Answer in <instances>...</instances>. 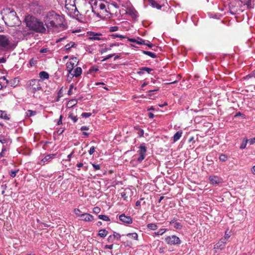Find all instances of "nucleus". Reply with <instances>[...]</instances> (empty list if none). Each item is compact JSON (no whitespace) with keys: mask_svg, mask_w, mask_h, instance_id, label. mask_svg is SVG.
<instances>
[{"mask_svg":"<svg viewBox=\"0 0 255 255\" xmlns=\"http://www.w3.org/2000/svg\"><path fill=\"white\" fill-rule=\"evenodd\" d=\"M108 6H112L115 7L117 9H119L120 5L116 2L113 1L110 4L108 5Z\"/></svg>","mask_w":255,"mask_h":255,"instance_id":"4c0bfd02","label":"nucleus"},{"mask_svg":"<svg viewBox=\"0 0 255 255\" xmlns=\"http://www.w3.org/2000/svg\"><path fill=\"white\" fill-rule=\"evenodd\" d=\"M127 13L129 14L133 19H136L138 17V13L137 11L133 8H129L128 9Z\"/></svg>","mask_w":255,"mask_h":255,"instance_id":"4468645a","label":"nucleus"},{"mask_svg":"<svg viewBox=\"0 0 255 255\" xmlns=\"http://www.w3.org/2000/svg\"><path fill=\"white\" fill-rule=\"evenodd\" d=\"M114 237L112 236V235L109 236L107 239L108 242L110 243L114 242Z\"/></svg>","mask_w":255,"mask_h":255,"instance_id":"c03bdc74","label":"nucleus"},{"mask_svg":"<svg viewBox=\"0 0 255 255\" xmlns=\"http://www.w3.org/2000/svg\"><path fill=\"white\" fill-rule=\"evenodd\" d=\"M80 217L81 218V220L86 222H90L94 220V217L92 215L88 213L82 214L80 215Z\"/></svg>","mask_w":255,"mask_h":255,"instance_id":"ddd939ff","label":"nucleus"},{"mask_svg":"<svg viewBox=\"0 0 255 255\" xmlns=\"http://www.w3.org/2000/svg\"><path fill=\"white\" fill-rule=\"evenodd\" d=\"M98 218H99V219L102 220L103 221H110V219L107 215H99Z\"/></svg>","mask_w":255,"mask_h":255,"instance_id":"f704fd0d","label":"nucleus"},{"mask_svg":"<svg viewBox=\"0 0 255 255\" xmlns=\"http://www.w3.org/2000/svg\"><path fill=\"white\" fill-rule=\"evenodd\" d=\"M77 101L76 99H72L69 102L68 104L70 105L71 107H72L77 104Z\"/></svg>","mask_w":255,"mask_h":255,"instance_id":"37998d69","label":"nucleus"},{"mask_svg":"<svg viewBox=\"0 0 255 255\" xmlns=\"http://www.w3.org/2000/svg\"><path fill=\"white\" fill-rule=\"evenodd\" d=\"M241 2L244 5L246 6L248 8H253L252 4V0H240Z\"/></svg>","mask_w":255,"mask_h":255,"instance_id":"412c9836","label":"nucleus"},{"mask_svg":"<svg viewBox=\"0 0 255 255\" xmlns=\"http://www.w3.org/2000/svg\"><path fill=\"white\" fill-rule=\"evenodd\" d=\"M139 148V149L138 151V152L139 154V156L137 158V160L138 162H141L145 157L147 148L144 145H140Z\"/></svg>","mask_w":255,"mask_h":255,"instance_id":"6e6552de","label":"nucleus"},{"mask_svg":"<svg viewBox=\"0 0 255 255\" xmlns=\"http://www.w3.org/2000/svg\"><path fill=\"white\" fill-rule=\"evenodd\" d=\"M36 114V112L35 111L29 110L26 112V116L28 117H30L35 115Z\"/></svg>","mask_w":255,"mask_h":255,"instance_id":"72a5a7b5","label":"nucleus"},{"mask_svg":"<svg viewBox=\"0 0 255 255\" xmlns=\"http://www.w3.org/2000/svg\"><path fill=\"white\" fill-rule=\"evenodd\" d=\"M75 66V63L71 62L68 61L66 63V68L68 73L71 74L73 71L74 67Z\"/></svg>","mask_w":255,"mask_h":255,"instance_id":"dca6fc26","label":"nucleus"},{"mask_svg":"<svg viewBox=\"0 0 255 255\" xmlns=\"http://www.w3.org/2000/svg\"><path fill=\"white\" fill-rule=\"evenodd\" d=\"M153 69L148 67H142L139 69V71L137 72V74L139 75L143 74L144 72H146L148 74H150Z\"/></svg>","mask_w":255,"mask_h":255,"instance_id":"2eb2a0df","label":"nucleus"},{"mask_svg":"<svg viewBox=\"0 0 255 255\" xmlns=\"http://www.w3.org/2000/svg\"><path fill=\"white\" fill-rule=\"evenodd\" d=\"M165 247H159V249H158V252L160 254H163L165 252Z\"/></svg>","mask_w":255,"mask_h":255,"instance_id":"de8ad7c7","label":"nucleus"},{"mask_svg":"<svg viewBox=\"0 0 255 255\" xmlns=\"http://www.w3.org/2000/svg\"><path fill=\"white\" fill-rule=\"evenodd\" d=\"M138 134H139V136L140 137H141L143 135V134H144V131L143 129H140L138 132Z\"/></svg>","mask_w":255,"mask_h":255,"instance_id":"052dcab7","label":"nucleus"},{"mask_svg":"<svg viewBox=\"0 0 255 255\" xmlns=\"http://www.w3.org/2000/svg\"><path fill=\"white\" fill-rule=\"evenodd\" d=\"M39 77L42 79H48L49 75L48 73L45 71H41L39 74Z\"/></svg>","mask_w":255,"mask_h":255,"instance_id":"cd10ccee","label":"nucleus"},{"mask_svg":"<svg viewBox=\"0 0 255 255\" xmlns=\"http://www.w3.org/2000/svg\"><path fill=\"white\" fill-rule=\"evenodd\" d=\"M113 245H106L105 246V249L112 250L113 248Z\"/></svg>","mask_w":255,"mask_h":255,"instance_id":"680f3d73","label":"nucleus"},{"mask_svg":"<svg viewBox=\"0 0 255 255\" xmlns=\"http://www.w3.org/2000/svg\"><path fill=\"white\" fill-rule=\"evenodd\" d=\"M10 45L9 37L4 35H0V46L6 47Z\"/></svg>","mask_w":255,"mask_h":255,"instance_id":"1a4fd4ad","label":"nucleus"},{"mask_svg":"<svg viewBox=\"0 0 255 255\" xmlns=\"http://www.w3.org/2000/svg\"><path fill=\"white\" fill-rule=\"evenodd\" d=\"M121 196L124 198L125 200H127L128 198V196L127 195V193L125 192H123L121 193Z\"/></svg>","mask_w":255,"mask_h":255,"instance_id":"603ef678","label":"nucleus"},{"mask_svg":"<svg viewBox=\"0 0 255 255\" xmlns=\"http://www.w3.org/2000/svg\"><path fill=\"white\" fill-rule=\"evenodd\" d=\"M119 219L122 222L127 224H130L132 223V218L128 216H126L125 214H122L119 216Z\"/></svg>","mask_w":255,"mask_h":255,"instance_id":"9b49d317","label":"nucleus"},{"mask_svg":"<svg viewBox=\"0 0 255 255\" xmlns=\"http://www.w3.org/2000/svg\"><path fill=\"white\" fill-rule=\"evenodd\" d=\"M93 212L96 214H98L101 211V209L99 207H95L93 208Z\"/></svg>","mask_w":255,"mask_h":255,"instance_id":"a18cd8bd","label":"nucleus"},{"mask_svg":"<svg viewBox=\"0 0 255 255\" xmlns=\"http://www.w3.org/2000/svg\"><path fill=\"white\" fill-rule=\"evenodd\" d=\"M95 149L96 148L94 147V146H92L90 150H89V153L90 154V155H92L93 154L94 152L95 151Z\"/></svg>","mask_w":255,"mask_h":255,"instance_id":"3c124183","label":"nucleus"},{"mask_svg":"<svg viewBox=\"0 0 255 255\" xmlns=\"http://www.w3.org/2000/svg\"><path fill=\"white\" fill-rule=\"evenodd\" d=\"M170 224L172 225L176 229H181L182 227L181 224L179 222H175L174 219L170 222Z\"/></svg>","mask_w":255,"mask_h":255,"instance_id":"aec40b11","label":"nucleus"},{"mask_svg":"<svg viewBox=\"0 0 255 255\" xmlns=\"http://www.w3.org/2000/svg\"><path fill=\"white\" fill-rule=\"evenodd\" d=\"M127 236L130 239H133L135 240H137L138 235L136 233H128L127 235Z\"/></svg>","mask_w":255,"mask_h":255,"instance_id":"2f4dec72","label":"nucleus"},{"mask_svg":"<svg viewBox=\"0 0 255 255\" xmlns=\"http://www.w3.org/2000/svg\"><path fill=\"white\" fill-rule=\"evenodd\" d=\"M228 158V156L224 154H221L219 157V160L222 162L226 161Z\"/></svg>","mask_w":255,"mask_h":255,"instance_id":"c9c22d12","label":"nucleus"},{"mask_svg":"<svg viewBox=\"0 0 255 255\" xmlns=\"http://www.w3.org/2000/svg\"><path fill=\"white\" fill-rule=\"evenodd\" d=\"M74 213L80 216V215H81L80 213H81V211L79 209H75L74 210Z\"/></svg>","mask_w":255,"mask_h":255,"instance_id":"6e6d98bb","label":"nucleus"},{"mask_svg":"<svg viewBox=\"0 0 255 255\" xmlns=\"http://www.w3.org/2000/svg\"><path fill=\"white\" fill-rule=\"evenodd\" d=\"M182 134V131H177L173 136V141L174 142H176L178 140L180 137H181Z\"/></svg>","mask_w":255,"mask_h":255,"instance_id":"393cba45","label":"nucleus"},{"mask_svg":"<svg viewBox=\"0 0 255 255\" xmlns=\"http://www.w3.org/2000/svg\"><path fill=\"white\" fill-rule=\"evenodd\" d=\"M90 70L96 72L99 70V68H98V66H93L92 67H91V68L90 69Z\"/></svg>","mask_w":255,"mask_h":255,"instance_id":"4d7b16f0","label":"nucleus"},{"mask_svg":"<svg viewBox=\"0 0 255 255\" xmlns=\"http://www.w3.org/2000/svg\"><path fill=\"white\" fill-rule=\"evenodd\" d=\"M108 14H110L111 17H113L114 16H118L120 14V10L112 6H108L106 11L107 16L108 15Z\"/></svg>","mask_w":255,"mask_h":255,"instance_id":"9d476101","label":"nucleus"},{"mask_svg":"<svg viewBox=\"0 0 255 255\" xmlns=\"http://www.w3.org/2000/svg\"><path fill=\"white\" fill-rule=\"evenodd\" d=\"M92 165L96 170L100 169V165L99 164H92Z\"/></svg>","mask_w":255,"mask_h":255,"instance_id":"13d9d810","label":"nucleus"},{"mask_svg":"<svg viewBox=\"0 0 255 255\" xmlns=\"http://www.w3.org/2000/svg\"><path fill=\"white\" fill-rule=\"evenodd\" d=\"M62 118H63L62 115H60L59 121L57 122L58 125H60L62 124Z\"/></svg>","mask_w":255,"mask_h":255,"instance_id":"bf43d9fd","label":"nucleus"},{"mask_svg":"<svg viewBox=\"0 0 255 255\" xmlns=\"http://www.w3.org/2000/svg\"><path fill=\"white\" fill-rule=\"evenodd\" d=\"M76 0H65V7L70 15L78 18L79 11L75 4Z\"/></svg>","mask_w":255,"mask_h":255,"instance_id":"423d86ee","label":"nucleus"},{"mask_svg":"<svg viewBox=\"0 0 255 255\" xmlns=\"http://www.w3.org/2000/svg\"><path fill=\"white\" fill-rule=\"evenodd\" d=\"M108 232L106 229L100 230L98 233V236L101 238H105L108 235Z\"/></svg>","mask_w":255,"mask_h":255,"instance_id":"c85d7f7f","label":"nucleus"},{"mask_svg":"<svg viewBox=\"0 0 255 255\" xmlns=\"http://www.w3.org/2000/svg\"><path fill=\"white\" fill-rule=\"evenodd\" d=\"M89 128L87 126H82L81 128V130L83 131V130H89Z\"/></svg>","mask_w":255,"mask_h":255,"instance_id":"0e129e2a","label":"nucleus"},{"mask_svg":"<svg viewBox=\"0 0 255 255\" xmlns=\"http://www.w3.org/2000/svg\"><path fill=\"white\" fill-rule=\"evenodd\" d=\"M225 245L222 242L219 241L214 246V249L222 250L224 248Z\"/></svg>","mask_w":255,"mask_h":255,"instance_id":"7c9ffc66","label":"nucleus"},{"mask_svg":"<svg viewBox=\"0 0 255 255\" xmlns=\"http://www.w3.org/2000/svg\"><path fill=\"white\" fill-rule=\"evenodd\" d=\"M18 172V170H11L9 172V175L11 177H14L16 176V173Z\"/></svg>","mask_w":255,"mask_h":255,"instance_id":"ea45409f","label":"nucleus"},{"mask_svg":"<svg viewBox=\"0 0 255 255\" xmlns=\"http://www.w3.org/2000/svg\"><path fill=\"white\" fill-rule=\"evenodd\" d=\"M112 236L114 237L115 239L117 240H120L121 238V235L119 233H115L113 235H112Z\"/></svg>","mask_w":255,"mask_h":255,"instance_id":"8fccbe9b","label":"nucleus"},{"mask_svg":"<svg viewBox=\"0 0 255 255\" xmlns=\"http://www.w3.org/2000/svg\"><path fill=\"white\" fill-rule=\"evenodd\" d=\"M94 14L95 13L94 12H93V9H92V10H86L85 13V15L88 20H91L92 19V16H94Z\"/></svg>","mask_w":255,"mask_h":255,"instance_id":"5701e85b","label":"nucleus"},{"mask_svg":"<svg viewBox=\"0 0 255 255\" xmlns=\"http://www.w3.org/2000/svg\"><path fill=\"white\" fill-rule=\"evenodd\" d=\"M76 46V44L74 42H70V43L67 44L65 46V50L67 52H68L70 49L72 47H75Z\"/></svg>","mask_w":255,"mask_h":255,"instance_id":"a878e982","label":"nucleus"},{"mask_svg":"<svg viewBox=\"0 0 255 255\" xmlns=\"http://www.w3.org/2000/svg\"><path fill=\"white\" fill-rule=\"evenodd\" d=\"M230 12L232 14H236L237 12V9L235 8L234 2H231L229 4Z\"/></svg>","mask_w":255,"mask_h":255,"instance_id":"4be33fe9","label":"nucleus"},{"mask_svg":"<svg viewBox=\"0 0 255 255\" xmlns=\"http://www.w3.org/2000/svg\"><path fill=\"white\" fill-rule=\"evenodd\" d=\"M111 50V48H107V47H106L104 49H103L101 51V53H103V52H106L109 50Z\"/></svg>","mask_w":255,"mask_h":255,"instance_id":"774afa93","label":"nucleus"},{"mask_svg":"<svg viewBox=\"0 0 255 255\" xmlns=\"http://www.w3.org/2000/svg\"><path fill=\"white\" fill-rule=\"evenodd\" d=\"M26 26L36 32L45 33L46 28L43 23L33 16H27L25 18Z\"/></svg>","mask_w":255,"mask_h":255,"instance_id":"f03ea898","label":"nucleus"},{"mask_svg":"<svg viewBox=\"0 0 255 255\" xmlns=\"http://www.w3.org/2000/svg\"><path fill=\"white\" fill-rule=\"evenodd\" d=\"M227 241V240H226V238H224H224H222L220 240V242H222V243H223V244H224L225 245V244H226Z\"/></svg>","mask_w":255,"mask_h":255,"instance_id":"69168bd1","label":"nucleus"},{"mask_svg":"<svg viewBox=\"0 0 255 255\" xmlns=\"http://www.w3.org/2000/svg\"><path fill=\"white\" fill-rule=\"evenodd\" d=\"M92 114L91 113H83L81 115V116L83 117L88 118L91 116Z\"/></svg>","mask_w":255,"mask_h":255,"instance_id":"09e8293b","label":"nucleus"},{"mask_svg":"<svg viewBox=\"0 0 255 255\" xmlns=\"http://www.w3.org/2000/svg\"><path fill=\"white\" fill-rule=\"evenodd\" d=\"M111 37L113 38H116L117 37H120V38H126V37L124 36V35H118V34H114L111 35Z\"/></svg>","mask_w":255,"mask_h":255,"instance_id":"79ce46f5","label":"nucleus"},{"mask_svg":"<svg viewBox=\"0 0 255 255\" xmlns=\"http://www.w3.org/2000/svg\"><path fill=\"white\" fill-rule=\"evenodd\" d=\"M90 3L93 12L97 14L98 17H102V15H104L105 16L107 15L106 14V2L105 1L103 0H91Z\"/></svg>","mask_w":255,"mask_h":255,"instance_id":"7ed1b4c3","label":"nucleus"},{"mask_svg":"<svg viewBox=\"0 0 255 255\" xmlns=\"http://www.w3.org/2000/svg\"><path fill=\"white\" fill-rule=\"evenodd\" d=\"M0 118L5 120H9L10 119L9 116L7 115L6 112L1 110H0Z\"/></svg>","mask_w":255,"mask_h":255,"instance_id":"bb28decb","label":"nucleus"},{"mask_svg":"<svg viewBox=\"0 0 255 255\" xmlns=\"http://www.w3.org/2000/svg\"><path fill=\"white\" fill-rule=\"evenodd\" d=\"M82 68L81 67H77L74 71L73 73L71 72V74L73 77H78L82 74Z\"/></svg>","mask_w":255,"mask_h":255,"instance_id":"a211bd4d","label":"nucleus"},{"mask_svg":"<svg viewBox=\"0 0 255 255\" xmlns=\"http://www.w3.org/2000/svg\"><path fill=\"white\" fill-rule=\"evenodd\" d=\"M6 148H4V147H3L2 149V151L1 152V153H0V156H3L4 155V152L5 151H6Z\"/></svg>","mask_w":255,"mask_h":255,"instance_id":"e2e57ef3","label":"nucleus"},{"mask_svg":"<svg viewBox=\"0 0 255 255\" xmlns=\"http://www.w3.org/2000/svg\"><path fill=\"white\" fill-rule=\"evenodd\" d=\"M56 154H50L46 155L41 160V163H43V164L46 162L50 161L51 159H52Z\"/></svg>","mask_w":255,"mask_h":255,"instance_id":"6ab92c4d","label":"nucleus"},{"mask_svg":"<svg viewBox=\"0 0 255 255\" xmlns=\"http://www.w3.org/2000/svg\"><path fill=\"white\" fill-rule=\"evenodd\" d=\"M157 226L154 223H150L147 225V228L151 230H155L157 229Z\"/></svg>","mask_w":255,"mask_h":255,"instance_id":"473e14b6","label":"nucleus"},{"mask_svg":"<svg viewBox=\"0 0 255 255\" xmlns=\"http://www.w3.org/2000/svg\"><path fill=\"white\" fill-rule=\"evenodd\" d=\"M119 30V27L117 26H111L110 27L109 31L111 32H115Z\"/></svg>","mask_w":255,"mask_h":255,"instance_id":"a19ab883","label":"nucleus"},{"mask_svg":"<svg viewBox=\"0 0 255 255\" xmlns=\"http://www.w3.org/2000/svg\"><path fill=\"white\" fill-rule=\"evenodd\" d=\"M63 87H62L60 90L59 91L58 93V98H60L63 96V90H62Z\"/></svg>","mask_w":255,"mask_h":255,"instance_id":"864d4df0","label":"nucleus"},{"mask_svg":"<svg viewBox=\"0 0 255 255\" xmlns=\"http://www.w3.org/2000/svg\"><path fill=\"white\" fill-rule=\"evenodd\" d=\"M3 19L5 24L10 27L18 26L21 23L16 12L14 10L8 11L3 16Z\"/></svg>","mask_w":255,"mask_h":255,"instance_id":"20e7f679","label":"nucleus"},{"mask_svg":"<svg viewBox=\"0 0 255 255\" xmlns=\"http://www.w3.org/2000/svg\"><path fill=\"white\" fill-rule=\"evenodd\" d=\"M64 17L53 11L49 12L45 19V24L48 29L61 28L65 29L66 26L63 24Z\"/></svg>","mask_w":255,"mask_h":255,"instance_id":"f257e3e1","label":"nucleus"},{"mask_svg":"<svg viewBox=\"0 0 255 255\" xmlns=\"http://www.w3.org/2000/svg\"><path fill=\"white\" fill-rule=\"evenodd\" d=\"M165 242L169 245H180L181 241L180 239L175 235L167 236L165 239Z\"/></svg>","mask_w":255,"mask_h":255,"instance_id":"0eeeda50","label":"nucleus"},{"mask_svg":"<svg viewBox=\"0 0 255 255\" xmlns=\"http://www.w3.org/2000/svg\"><path fill=\"white\" fill-rule=\"evenodd\" d=\"M89 36V39L92 40H101V36L102 34L99 33H95L90 31L88 33Z\"/></svg>","mask_w":255,"mask_h":255,"instance_id":"f8f14e48","label":"nucleus"},{"mask_svg":"<svg viewBox=\"0 0 255 255\" xmlns=\"http://www.w3.org/2000/svg\"><path fill=\"white\" fill-rule=\"evenodd\" d=\"M66 38H67L66 36H64L62 38H60L56 40V42L58 43V42H61V41L64 40V39H65Z\"/></svg>","mask_w":255,"mask_h":255,"instance_id":"338daca9","label":"nucleus"},{"mask_svg":"<svg viewBox=\"0 0 255 255\" xmlns=\"http://www.w3.org/2000/svg\"><path fill=\"white\" fill-rule=\"evenodd\" d=\"M42 82L39 79H31L27 82L26 89L30 92L34 94L42 88L41 84Z\"/></svg>","mask_w":255,"mask_h":255,"instance_id":"39448f33","label":"nucleus"},{"mask_svg":"<svg viewBox=\"0 0 255 255\" xmlns=\"http://www.w3.org/2000/svg\"><path fill=\"white\" fill-rule=\"evenodd\" d=\"M142 53L144 54H145V55H147L150 56V57H151L152 58H155L157 57V55L155 53H152L150 51L143 50V51H142Z\"/></svg>","mask_w":255,"mask_h":255,"instance_id":"c756f323","label":"nucleus"},{"mask_svg":"<svg viewBox=\"0 0 255 255\" xmlns=\"http://www.w3.org/2000/svg\"><path fill=\"white\" fill-rule=\"evenodd\" d=\"M166 229H160L158 232H155V234L156 235H162L166 231Z\"/></svg>","mask_w":255,"mask_h":255,"instance_id":"58836bf2","label":"nucleus"},{"mask_svg":"<svg viewBox=\"0 0 255 255\" xmlns=\"http://www.w3.org/2000/svg\"><path fill=\"white\" fill-rule=\"evenodd\" d=\"M136 43L137 44H140V45H143V44L145 45V40H144L142 39H140L139 41H136Z\"/></svg>","mask_w":255,"mask_h":255,"instance_id":"5fc2aeb1","label":"nucleus"},{"mask_svg":"<svg viewBox=\"0 0 255 255\" xmlns=\"http://www.w3.org/2000/svg\"><path fill=\"white\" fill-rule=\"evenodd\" d=\"M115 55V54H112L108 55L106 57L104 58L103 60H101V61L104 62L107 61L108 59L111 58L113 56Z\"/></svg>","mask_w":255,"mask_h":255,"instance_id":"49530a36","label":"nucleus"},{"mask_svg":"<svg viewBox=\"0 0 255 255\" xmlns=\"http://www.w3.org/2000/svg\"><path fill=\"white\" fill-rule=\"evenodd\" d=\"M209 179L213 184H218L221 182V178L217 176H210Z\"/></svg>","mask_w":255,"mask_h":255,"instance_id":"f3484780","label":"nucleus"},{"mask_svg":"<svg viewBox=\"0 0 255 255\" xmlns=\"http://www.w3.org/2000/svg\"><path fill=\"white\" fill-rule=\"evenodd\" d=\"M149 4H151V5L153 7H155L158 9H160L161 8V6L159 5L158 3H157L155 0H147Z\"/></svg>","mask_w":255,"mask_h":255,"instance_id":"b1692460","label":"nucleus"},{"mask_svg":"<svg viewBox=\"0 0 255 255\" xmlns=\"http://www.w3.org/2000/svg\"><path fill=\"white\" fill-rule=\"evenodd\" d=\"M68 117L69 118L71 119L74 123L76 122L78 120L77 116L74 115L73 113L69 114Z\"/></svg>","mask_w":255,"mask_h":255,"instance_id":"e433bc0d","label":"nucleus"}]
</instances>
